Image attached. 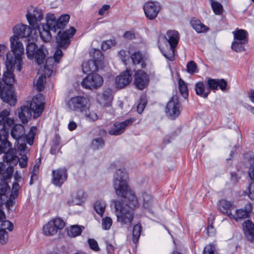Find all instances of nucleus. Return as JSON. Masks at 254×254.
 <instances>
[{
  "mask_svg": "<svg viewBox=\"0 0 254 254\" xmlns=\"http://www.w3.org/2000/svg\"><path fill=\"white\" fill-rule=\"evenodd\" d=\"M128 176L125 169H120L114 175L113 186L121 201L114 200L117 221L123 226L130 227L134 218L132 210L138 206V199L128 185Z\"/></svg>",
  "mask_w": 254,
  "mask_h": 254,
  "instance_id": "nucleus-1",
  "label": "nucleus"
},
{
  "mask_svg": "<svg viewBox=\"0 0 254 254\" xmlns=\"http://www.w3.org/2000/svg\"><path fill=\"white\" fill-rule=\"evenodd\" d=\"M16 57L13 53H7L5 62L6 71L3 73L2 81H0L3 89L0 92V98L11 106H14L16 102L12 86L15 81L13 70L16 67L18 71H20L22 64V56H20L19 59H16Z\"/></svg>",
  "mask_w": 254,
  "mask_h": 254,
  "instance_id": "nucleus-2",
  "label": "nucleus"
},
{
  "mask_svg": "<svg viewBox=\"0 0 254 254\" xmlns=\"http://www.w3.org/2000/svg\"><path fill=\"white\" fill-rule=\"evenodd\" d=\"M44 96L42 94H38L32 98L29 106L27 105L21 107L18 116L22 123H27L28 119L32 116L36 119L41 115L44 109Z\"/></svg>",
  "mask_w": 254,
  "mask_h": 254,
  "instance_id": "nucleus-3",
  "label": "nucleus"
},
{
  "mask_svg": "<svg viewBox=\"0 0 254 254\" xmlns=\"http://www.w3.org/2000/svg\"><path fill=\"white\" fill-rule=\"evenodd\" d=\"M13 32L14 35L10 38L11 52L8 53H13L17 55L16 59H19L20 56H22L24 54V49L19 39L29 37L32 30L30 26L21 24H17L13 27Z\"/></svg>",
  "mask_w": 254,
  "mask_h": 254,
  "instance_id": "nucleus-4",
  "label": "nucleus"
},
{
  "mask_svg": "<svg viewBox=\"0 0 254 254\" xmlns=\"http://www.w3.org/2000/svg\"><path fill=\"white\" fill-rule=\"evenodd\" d=\"M75 31V29L71 27L63 33H61V31L58 32L56 38L58 47L54 55L56 62L59 63L63 57V53L60 48L66 49L68 46L70 44L69 39L73 36Z\"/></svg>",
  "mask_w": 254,
  "mask_h": 254,
  "instance_id": "nucleus-5",
  "label": "nucleus"
},
{
  "mask_svg": "<svg viewBox=\"0 0 254 254\" xmlns=\"http://www.w3.org/2000/svg\"><path fill=\"white\" fill-rule=\"evenodd\" d=\"M164 38L170 47L167 51L161 50V52L166 59L173 61L175 59L176 48L179 42L180 34L176 30H169L167 31Z\"/></svg>",
  "mask_w": 254,
  "mask_h": 254,
  "instance_id": "nucleus-6",
  "label": "nucleus"
},
{
  "mask_svg": "<svg viewBox=\"0 0 254 254\" xmlns=\"http://www.w3.org/2000/svg\"><path fill=\"white\" fill-rule=\"evenodd\" d=\"M26 54L28 59L32 60L34 58L35 62L39 65L44 63L46 58L44 46L39 48L33 42L29 43L26 46Z\"/></svg>",
  "mask_w": 254,
  "mask_h": 254,
  "instance_id": "nucleus-7",
  "label": "nucleus"
},
{
  "mask_svg": "<svg viewBox=\"0 0 254 254\" xmlns=\"http://www.w3.org/2000/svg\"><path fill=\"white\" fill-rule=\"evenodd\" d=\"M66 106L70 111L86 114L87 108L90 107V103L87 98L77 96L70 98L66 103Z\"/></svg>",
  "mask_w": 254,
  "mask_h": 254,
  "instance_id": "nucleus-8",
  "label": "nucleus"
},
{
  "mask_svg": "<svg viewBox=\"0 0 254 254\" xmlns=\"http://www.w3.org/2000/svg\"><path fill=\"white\" fill-rule=\"evenodd\" d=\"M69 20V15L64 14L61 15L58 19L54 14H49L46 16L47 26L52 31L56 32L58 29L61 31L65 26L68 23Z\"/></svg>",
  "mask_w": 254,
  "mask_h": 254,
  "instance_id": "nucleus-9",
  "label": "nucleus"
},
{
  "mask_svg": "<svg viewBox=\"0 0 254 254\" xmlns=\"http://www.w3.org/2000/svg\"><path fill=\"white\" fill-rule=\"evenodd\" d=\"M64 226L65 222L62 219L54 218L43 226V232L46 236H54L58 230L63 229Z\"/></svg>",
  "mask_w": 254,
  "mask_h": 254,
  "instance_id": "nucleus-10",
  "label": "nucleus"
},
{
  "mask_svg": "<svg viewBox=\"0 0 254 254\" xmlns=\"http://www.w3.org/2000/svg\"><path fill=\"white\" fill-rule=\"evenodd\" d=\"M181 104L177 95H173L168 102L165 109L166 115L171 119H175L180 114Z\"/></svg>",
  "mask_w": 254,
  "mask_h": 254,
  "instance_id": "nucleus-11",
  "label": "nucleus"
},
{
  "mask_svg": "<svg viewBox=\"0 0 254 254\" xmlns=\"http://www.w3.org/2000/svg\"><path fill=\"white\" fill-rule=\"evenodd\" d=\"M103 82V79L102 76L97 73H89L83 79L81 85L86 89H93L100 87Z\"/></svg>",
  "mask_w": 254,
  "mask_h": 254,
  "instance_id": "nucleus-12",
  "label": "nucleus"
},
{
  "mask_svg": "<svg viewBox=\"0 0 254 254\" xmlns=\"http://www.w3.org/2000/svg\"><path fill=\"white\" fill-rule=\"evenodd\" d=\"M26 16L29 24L33 29H39L38 22L43 18L44 14L41 9L31 7L28 9Z\"/></svg>",
  "mask_w": 254,
  "mask_h": 254,
  "instance_id": "nucleus-13",
  "label": "nucleus"
},
{
  "mask_svg": "<svg viewBox=\"0 0 254 254\" xmlns=\"http://www.w3.org/2000/svg\"><path fill=\"white\" fill-rule=\"evenodd\" d=\"M161 7L158 2L148 1L143 6V10L146 17L149 20L155 19L158 15Z\"/></svg>",
  "mask_w": 254,
  "mask_h": 254,
  "instance_id": "nucleus-14",
  "label": "nucleus"
},
{
  "mask_svg": "<svg viewBox=\"0 0 254 254\" xmlns=\"http://www.w3.org/2000/svg\"><path fill=\"white\" fill-rule=\"evenodd\" d=\"M134 121L133 118H129L124 122H116L114 124L113 126L109 131V133L112 135H119L123 133L126 128L130 126Z\"/></svg>",
  "mask_w": 254,
  "mask_h": 254,
  "instance_id": "nucleus-15",
  "label": "nucleus"
},
{
  "mask_svg": "<svg viewBox=\"0 0 254 254\" xmlns=\"http://www.w3.org/2000/svg\"><path fill=\"white\" fill-rule=\"evenodd\" d=\"M149 81V76L143 70H138L135 72L134 83L137 89L140 90L144 89L147 86Z\"/></svg>",
  "mask_w": 254,
  "mask_h": 254,
  "instance_id": "nucleus-16",
  "label": "nucleus"
},
{
  "mask_svg": "<svg viewBox=\"0 0 254 254\" xmlns=\"http://www.w3.org/2000/svg\"><path fill=\"white\" fill-rule=\"evenodd\" d=\"M67 178V170L65 168H61L52 171V183L58 187H61Z\"/></svg>",
  "mask_w": 254,
  "mask_h": 254,
  "instance_id": "nucleus-17",
  "label": "nucleus"
},
{
  "mask_svg": "<svg viewBox=\"0 0 254 254\" xmlns=\"http://www.w3.org/2000/svg\"><path fill=\"white\" fill-rule=\"evenodd\" d=\"M208 87V89L217 90L219 87L222 91L226 90L227 82L224 79H213L209 78L205 81Z\"/></svg>",
  "mask_w": 254,
  "mask_h": 254,
  "instance_id": "nucleus-18",
  "label": "nucleus"
},
{
  "mask_svg": "<svg viewBox=\"0 0 254 254\" xmlns=\"http://www.w3.org/2000/svg\"><path fill=\"white\" fill-rule=\"evenodd\" d=\"M132 80L131 73L130 70L127 69L122 72L116 78V84L118 87L123 88L131 82Z\"/></svg>",
  "mask_w": 254,
  "mask_h": 254,
  "instance_id": "nucleus-19",
  "label": "nucleus"
},
{
  "mask_svg": "<svg viewBox=\"0 0 254 254\" xmlns=\"http://www.w3.org/2000/svg\"><path fill=\"white\" fill-rule=\"evenodd\" d=\"M217 207L222 213L226 214L229 218L233 216L231 211L235 208L233 203L226 199H222L218 202Z\"/></svg>",
  "mask_w": 254,
  "mask_h": 254,
  "instance_id": "nucleus-20",
  "label": "nucleus"
},
{
  "mask_svg": "<svg viewBox=\"0 0 254 254\" xmlns=\"http://www.w3.org/2000/svg\"><path fill=\"white\" fill-rule=\"evenodd\" d=\"M4 153L3 156V161L9 164V166L16 165L18 162V157L17 156V151L15 149H11Z\"/></svg>",
  "mask_w": 254,
  "mask_h": 254,
  "instance_id": "nucleus-21",
  "label": "nucleus"
},
{
  "mask_svg": "<svg viewBox=\"0 0 254 254\" xmlns=\"http://www.w3.org/2000/svg\"><path fill=\"white\" fill-rule=\"evenodd\" d=\"M9 111L7 110H3L0 112V126H2V128L5 130L14 124L13 119L9 117Z\"/></svg>",
  "mask_w": 254,
  "mask_h": 254,
  "instance_id": "nucleus-22",
  "label": "nucleus"
},
{
  "mask_svg": "<svg viewBox=\"0 0 254 254\" xmlns=\"http://www.w3.org/2000/svg\"><path fill=\"white\" fill-rule=\"evenodd\" d=\"M252 210V206L251 203L246 204L244 209L241 208L237 209L234 214H233L234 217L230 218V219H234L236 221L240 219H244L248 217L249 213Z\"/></svg>",
  "mask_w": 254,
  "mask_h": 254,
  "instance_id": "nucleus-23",
  "label": "nucleus"
},
{
  "mask_svg": "<svg viewBox=\"0 0 254 254\" xmlns=\"http://www.w3.org/2000/svg\"><path fill=\"white\" fill-rule=\"evenodd\" d=\"M25 130L24 126L21 124L15 125L11 130V135L19 143L20 141H22Z\"/></svg>",
  "mask_w": 254,
  "mask_h": 254,
  "instance_id": "nucleus-24",
  "label": "nucleus"
},
{
  "mask_svg": "<svg viewBox=\"0 0 254 254\" xmlns=\"http://www.w3.org/2000/svg\"><path fill=\"white\" fill-rule=\"evenodd\" d=\"M100 64V62L93 61L92 60L84 62L82 64V71L84 73L97 71L101 68L100 66L98 64Z\"/></svg>",
  "mask_w": 254,
  "mask_h": 254,
  "instance_id": "nucleus-25",
  "label": "nucleus"
},
{
  "mask_svg": "<svg viewBox=\"0 0 254 254\" xmlns=\"http://www.w3.org/2000/svg\"><path fill=\"white\" fill-rule=\"evenodd\" d=\"M36 130L37 127H36L33 126L31 127L30 130L27 134H26L25 133L24 134L23 138L22 140V141L24 142V143H21L20 144V146H22V148L25 146V142L30 145L33 144Z\"/></svg>",
  "mask_w": 254,
  "mask_h": 254,
  "instance_id": "nucleus-26",
  "label": "nucleus"
},
{
  "mask_svg": "<svg viewBox=\"0 0 254 254\" xmlns=\"http://www.w3.org/2000/svg\"><path fill=\"white\" fill-rule=\"evenodd\" d=\"M195 91L197 95L203 98H207L210 94L209 89L205 87V84L202 82H198L195 84Z\"/></svg>",
  "mask_w": 254,
  "mask_h": 254,
  "instance_id": "nucleus-27",
  "label": "nucleus"
},
{
  "mask_svg": "<svg viewBox=\"0 0 254 254\" xmlns=\"http://www.w3.org/2000/svg\"><path fill=\"white\" fill-rule=\"evenodd\" d=\"M233 34L234 35V40L248 42V33L246 30L237 28L233 32Z\"/></svg>",
  "mask_w": 254,
  "mask_h": 254,
  "instance_id": "nucleus-28",
  "label": "nucleus"
},
{
  "mask_svg": "<svg viewBox=\"0 0 254 254\" xmlns=\"http://www.w3.org/2000/svg\"><path fill=\"white\" fill-rule=\"evenodd\" d=\"M190 24L193 29L198 33L207 32L209 29V28L202 23L200 20L195 18L191 19Z\"/></svg>",
  "mask_w": 254,
  "mask_h": 254,
  "instance_id": "nucleus-29",
  "label": "nucleus"
},
{
  "mask_svg": "<svg viewBox=\"0 0 254 254\" xmlns=\"http://www.w3.org/2000/svg\"><path fill=\"white\" fill-rule=\"evenodd\" d=\"M93 54V61H98V63L100 62V64H98L101 68H103L104 67V63H103V59L104 57L100 50L93 49L90 52V54L92 55Z\"/></svg>",
  "mask_w": 254,
  "mask_h": 254,
  "instance_id": "nucleus-30",
  "label": "nucleus"
},
{
  "mask_svg": "<svg viewBox=\"0 0 254 254\" xmlns=\"http://www.w3.org/2000/svg\"><path fill=\"white\" fill-rule=\"evenodd\" d=\"M35 29L37 30V29ZM37 30L39 31L40 37L43 41L45 42L50 41L52 38L50 32V30H51L47 27V24L43 26V30L42 31H40V27Z\"/></svg>",
  "mask_w": 254,
  "mask_h": 254,
  "instance_id": "nucleus-31",
  "label": "nucleus"
},
{
  "mask_svg": "<svg viewBox=\"0 0 254 254\" xmlns=\"http://www.w3.org/2000/svg\"><path fill=\"white\" fill-rule=\"evenodd\" d=\"M83 227L78 225H72L67 229V234L70 237H75L81 233Z\"/></svg>",
  "mask_w": 254,
  "mask_h": 254,
  "instance_id": "nucleus-32",
  "label": "nucleus"
},
{
  "mask_svg": "<svg viewBox=\"0 0 254 254\" xmlns=\"http://www.w3.org/2000/svg\"><path fill=\"white\" fill-rule=\"evenodd\" d=\"M94 207L97 213L102 216L106 207L105 201L102 199L97 200L94 204Z\"/></svg>",
  "mask_w": 254,
  "mask_h": 254,
  "instance_id": "nucleus-33",
  "label": "nucleus"
},
{
  "mask_svg": "<svg viewBox=\"0 0 254 254\" xmlns=\"http://www.w3.org/2000/svg\"><path fill=\"white\" fill-rule=\"evenodd\" d=\"M101 98L104 100V104L110 103L113 98L112 90L109 88L105 89L102 94Z\"/></svg>",
  "mask_w": 254,
  "mask_h": 254,
  "instance_id": "nucleus-34",
  "label": "nucleus"
},
{
  "mask_svg": "<svg viewBox=\"0 0 254 254\" xmlns=\"http://www.w3.org/2000/svg\"><path fill=\"white\" fill-rule=\"evenodd\" d=\"M141 231L142 227L140 224L134 226L132 230V241L134 244L138 242Z\"/></svg>",
  "mask_w": 254,
  "mask_h": 254,
  "instance_id": "nucleus-35",
  "label": "nucleus"
},
{
  "mask_svg": "<svg viewBox=\"0 0 254 254\" xmlns=\"http://www.w3.org/2000/svg\"><path fill=\"white\" fill-rule=\"evenodd\" d=\"M247 42H243L242 41H237L234 40L231 45L232 49L236 52H241L245 50V47Z\"/></svg>",
  "mask_w": 254,
  "mask_h": 254,
  "instance_id": "nucleus-36",
  "label": "nucleus"
},
{
  "mask_svg": "<svg viewBox=\"0 0 254 254\" xmlns=\"http://www.w3.org/2000/svg\"><path fill=\"white\" fill-rule=\"evenodd\" d=\"M179 88L180 93L185 98L188 96V89L186 83L181 78L179 79Z\"/></svg>",
  "mask_w": 254,
  "mask_h": 254,
  "instance_id": "nucleus-37",
  "label": "nucleus"
},
{
  "mask_svg": "<svg viewBox=\"0 0 254 254\" xmlns=\"http://www.w3.org/2000/svg\"><path fill=\"white\" fill-rule=\"evenodd\" d=\"M13 171L14 169L13 166H11L8 167L0 175L1 180L5 181V180L10 179L12 176Z\"/></svg>",
  "mask_w": 254,
  "mask_h": 254,
  "instance_id": "nucleus-38",
  "label": "nucleus"
},
{
  "mask_svg": "<svg viewBox=\"0 0 254 254\" xmlns=\"http://www.w3.org/2000/svg\"><path fill=\"white\" fill-rule=\"evenodd\" d=\"M10 192V187L8 183L3 180H1L0 182V194L1 195H6Z\"/></svg>",
  "mask_w": 254,
  "mask_h": 254,
  "instance_id": "nucleus-39",
  "label": "nucleus"
},
{
  "mask_svg": "<svg viewBox=\"0 0 254 254\" xmlns=\"http://www.w3.org/2000/svg\"><path fill=\"white\" fill-rule=\"evenodd\" d=\"M211 5L215 14L220 15L222 13L223 8L222 5L220 2L211 0Z\"/></svg>",
  "mask_w": 254,
  "mask_h": 254,
  "instance_id": "nucleus-40",
  "label": "nucleus"
},
{
  "mask_svg": "<svg viewBox=\"0 0 254 254\" xmlns=\"http://www.w3.org/2000/svg\"><path fill=\"white\" fill-rule=\"evenodd\" d=\"M46 77L44 74H41L39 77L36 84V88L38 91H41L44 89L46 83Z\"/></svg>",
  "mask_w": 254,
  "mask_h": 254,
  "instance_id": "nucleus-41",
  "label": "nucleus"
},
{
  "mask_svg": "<svg viewBox=\"0 0 254 254\" xmlns=\"http://www.w3.org/2000/svg\"><path fill=\"white\" fill-rule=\"evenodd\" d=\"M143 199V205L146 209H149L152 205V197L146 193H144L142 195Z\"/></svg>",
  "mask_w": 254,
  "mask_h": 254,
  "instance_id": "nucleus-42",
  "label": "nucleus"
},
{
  "mask_svg": "<svg viewBox=\"0 0 254 254\" xmlns=\"http://www.w3.org/2000/svg\"><path fill=\"white\" fill-rule=\"evenodd\" d=\"M105 145L104 139L102 137L94 138L92 142L93 149H99L103 147Z\"/></svg>",
  "mask_w": 254,
  "mask_h": 254,
  "instance_id": "nucleus-43",
  "label": "nucleus"
},
{
  "mask_svg": "<svg viewBox=\"0 0 254 254\" xmlns=\"http://www.w3.org/2000/svg\"><path fill=\"white\" fill-rule=\"evenodd\" d=\"M131 60L133 63L135 64H139L141 63L142 60V56L140 52H136L131 55Z\"/></svg>",
  "mask_w": 254,
  "mask_h": 254,
  "instance_id": "nucleus-44",
  "label": "nucleus"
},
{
  "mask_svg": "<svg viewBox=\"0 0 254 254\" xmlns=\"http://www.w3.org/2000/svg\"><path fill=\"white\" fill-rule=\"evenodd\" d=\"M112 225V220L110 217H106L102 219V226L104 230H109Z\"/></svg>",
  "mask_w": 254,
  "mask_h": 254,
  "instance_id": "nucleus-45",
  "label": "nucleus"
},
{
  "mask_svg": "<svg viewBox=\"0 0 254 254\" xmlns=\"http://www.w3.org/2000/svg\"><path fill=\"white\" fill-rule=\"evenodd\" d=\"M216 252V246L212 244H209L204 248L203 254H214Z\"/></svg>",
  "mask_w": 254,
  "mask_h": 254,
  "instance_id": "nucleus-46",
  "label": "nucleus"
},
{
  "mask_svg": "<svg viewBox=\"0 0 254 254\" xmlns=\"http://www.w3.org/2000/svg\"><path fill=\"white\" fill-rule=\"evenodd\" d=\"M87 111L85 113H82L83 115H84L88 120H91L92 121H95L98 119V116L96 113L92 112H90L89 111V108H87Z\"/></svg>",
  "mask_w": 254,
  "mask_h": 254,
  "instance_id": "nucleus-47",
  "label": "nucleus"
},
{
  "mask_svg": "<svg viewBox=\"0 0 254 254\" xmlns=\"http://www.w3.org/2000/svg\"><path fill=\"white\" fill-rule=\"evenodd\" d=\"M197 65L193 61H190L187 64V71L190 74L196 72Z\"/></svg>",
  "mask_w": 254,
  "mask_h": 254,
  "instance_id": "nucleus-48",
  "label": "nucleus"
},
{
  "mask_svg": "<svg viewBox=\"0 0 254 254\" xmlns=\"http://www.w3.org/2000/svg\"><path fill=\"white\" fill-rule=\"evenodd\" d=\"M17 197H15L13 195L9 194V198L6 200L5 202V206L9 212L10 210V208L12 207L15 203V199Z\"/></svg>",
  "mask_w": 254,
  "mask_h": 254,
  "instance_id": "nucleus-49",
  "label": "nucleus"
},
{
  "mask_svg": "<svg viewBox=\"0 0 254 254\" xmlns=\"http://www.w3.org/2000/svg\"><path fill=\"white\" fill-rule=\"evenodd\" d=\"M8 240V233L4 229L0 230V243L4 245L6 244Z\"/></svg>",
  "mask_w": 254,
  "mask_h": 254,
  "instance_id": "nucleus-50",
  "label": "nucleus"
},
{
  "mask_svg": "<svg viewBox=\"0 0 254 254\" xmlns=\"http://www.w3.org/2000/svg\"><path fill=\"white\" fill-rule=\"evenodd\" d=\"M1 227L2 228L1 229H7L9 231H11L13 229V224L8 220H4L1 221Z\"/></svg>",
  "mask_w": 254,
  "mask_h": 254,
  "instance_id": "nucleus-51",
  "label": "nucleus"
},
{
  "mask_svg": "<svg viewBox=\"0 0 254 254\" xmlns=\"http://www.w3.org/2000/svg\"><path fill=\"white\" fill-rule=\"evenodd\" d=\"M90 248L95 252L99 251V248L96 241L93 239H89L88 240Z\"/></svg>",
  "mask_w": 254,
  "mask_h": 254,
  "instance_id": "nucleus-52",
  "label": "nucleus"
},
{
  "mask_svg": "<svg viewBox=\"0 0 254 254\" xmlns=\"http://www.w3.org/2000/svg\"><path fill=\"white\" fill-rule=\"evenodd\" d=\"M115 44V41L114 40H107L103 42L102 44V49L103 50H106L109 49L112 46Z\"/></svg>",
  "mask_w": 254,
  "mask_h": 254,
  "instance_id": "nucleus-53",
  "label": "nucleus"
},
{
  "mask_svg": "<svg viewBox=\"0 0 254 254\" xmlns=\"http://www.w3.org/2000/svg\"><path fill=\"white\" fill-rule=\"evenodd\" d=\"M249 176L252 180L254 181V160L250 161V167L248 172Z\"/></svg>",
  "mask_w": 254,
  "mask_h": 254,
  "instance_id": "nucleus-54",
  "label": "nucleus"
},
{
  "mask_svg": "<svg viewBox=\"0 0 254 254\" xmlns=\"http://www.w3.org/2000/svg\"><path fill=\"white\" fill-rule=\"evenodd\" d=\"M249 196L251 199H254V181H251L249 187Z\"/></svg>",
  "mask_w": 254,
  "mask_h": 254,
  "instance_id": "nucleus-55",
  "label": "nucleus"
},
{
  "mask_svg": "<svg viewBox=\"0 0 254 254\" xmlns=\"http://www.w3.org/2000/svg\"><path fill=\"white\" fill-rule=\"evenodd\" d=\"M28 158L26 155H23L20 159H18L19 165L21 168H25L27 165Z\"/></svg>",
  "mask_w": 254,
  "mask_h": 254,
  "instance_id": "nucleus-56",
  "label": "nucleus"
},
{
  "mask_svg": "<svg viewBox=\"0 0 254 254\" xmlns=\"http://www.w3.org/2000/svg\"><path fill=\"white\" fill-rule=\"evenodd\" d=\"M19 186L17 183H14L12 185V189L10 194L17 197L18 196V192L19 189Z\"/></svg>",
  "mask_w": 254,
  "mask_h": 254,
  "instance_id": "nucleus-57",
  "label": "nucleus"
},
{
  "mask_svg": "<svg viewBox=\"0 0 254 254\" xmlns=\"http://www.w3.org/2000/svg\"><path fill=\"white\" fill-rule=\"evenodd\" d=\"M146 106V103L143 102L141 100L139 101L137 106V111L139 114H141L143 111Z\"/></svg>",
  "mask_w": 254,
  "mask_h": 254,
  "instance_id": "nucleus-58",
  "label": "nucleus"
},
{
  "mask_svg": "<svg viewBox=\"0 0 254 254\" xmlns=\"http://www.w3.org/2000/svg\"><path fill=\"white\" fill-rule=\"evenodd\" d=\"M106 250L108 254H113L114 253V247L108 242H106Z\"/></svg>",
  "mask_w": 254,
  "mask_h": 254,
  "instance_id": "nucleus-59",
  "label": "nucleus"
},
{
  "mask_svg": "<svg viewBox=\"0 0 254 254\" xmlns=\"http://www.w3.org/2000/svg\"><path fill=\"white\" fill-rule=\"evenodd\" d=\"M60 144V141L58 139L56 140V141L55 142V145L51 147L50 149V153L52 154L55 155L57 153V150H58V146Z\"/></svg>",
  "mask_w": 254,
  "mask_h": 254,
  "instance_id": "nucleus-60",
  "label": "nucleus"
},
{
  "mask_svg": "<svg viewBox=\"0 0 254 254\" xmlns=\"http://www.w3.org/2000/svg\"><path fill=\"white\" fill-rule=\"evenodd\" d=\"M110 8V5L105 4L102 6V7L99 9L98 14L100 15H103L104 14L105 12L107 11Z\"/></svg>",
  "mask_w": 254,
  "mask_h": 254,
  "instance_id": "nucleus-61",
  "label": "nucleus"
},
{
  "mask_svg": "<svg viewBox=\"0 0 254 254\" xmlns=\"http://www.w3.org/2000/svg\"><path fill=\"white\" fill-rule=\"evenodd\" d=\"M124 37L127 39H133L135 38L134 33L130 31H126L124 35Z\"/></svg>",
  "mask_w": 254,
  "mask_h": 254,
  "instance_id": "nucleus-62",
  "label": "nucleus"
},
{
  "mask_svg": "<svg viewBox=\"0 0 254 254\" xmlns=\"http://www.w3.org/2000/svg\"><path fill=\"white\" fill-rule=\"evenodd\" d=\"M119 55L120 56V57L121 58L122 61L124 62V63H125L126 61V52L125 51V50H121L119 52Z\"/></svg>",
  "mask_w": 254,
  "mask_h": 254,
  "instance_id": "nucleus-63",
  "label": "nucleus"
},
{
  "mask_svg": "<svg viewBox=\"0 0 254 254\" xmlns=\"http://www.w3.org/2000/svg\"><path fill=\"white\" fill-rule=\"evenodd\" d=\"M77 125L74 122L71 121L69 123L68 125V128L69 130L72 131L75 129Z\"/></svg>",
  "mask_w": 254,
  "mask_h": 254,
  "instance_id": "nucleus-64",
  "label": "nucleus"
}]
</instances>
